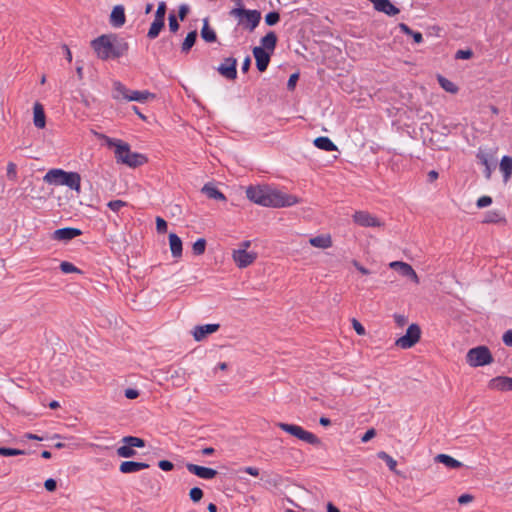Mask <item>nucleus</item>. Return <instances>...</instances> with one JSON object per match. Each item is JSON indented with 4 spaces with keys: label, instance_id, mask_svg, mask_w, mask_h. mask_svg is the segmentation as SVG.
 Segmentation results:
<instances>
[{
    "label": "nucleus",
    "instance_id": "e2e57ef3",
    "mask_svg": "<svg viewBox=\"0 0 512 512\" xmlns=\"http://www.w3.org/2000/svg\"><path fill=\"white\" fill-rule=\"evenodd\" d=\"M139 396V391L133 388L125 390V397L128 399H136Z\"/></svg>",
    "mask_w": 512,
    "mask_h": 512
},
{
    "label": "nucleus",
    "instance_id": "6e6d98bb",
    "mask_svg": "<svg viewBox=\"0 0 512 512\" xmlns=\"http://www.w3.org/2000/svg\"><path fill=\"white\" fill-rule=\"evenodd\" d=\"M376 431L374 428L368 429L365 434L362 436L361 441L366 443L370 441L373 437H375Z\"/></svg>",
    "mask_w": 512,
    "mask_h": 512
},
{
    "label": "nucleus",
    "instance_id": "20e7f679",
    "mask_svg": "<svg viewBox=\"0 0 512 512\" xmlns=\"http://www.w3.org/2000/svg\"><path fill=\"white\" fill-rule=\"evenodd\" d=\"M43 180L52 185H65L77 193L81 191V176L77 172L51 169L45 174Z\"/></svg>",
    "mask_w": 512,
    "mask_h": 512
},
{
    "label": "nucleus",
    "instance_id": "09e8293b",
    "mask_svg": "<svg viewBox=\"0 0 512 512\" xmlns=\"http://www.w3.org/2000/svg\"><path fill=\"white\" fill-rule=\"evenodd\" d=\"M473 56V52L470 49L458 50L455 54L456 59H470Z\"/></svg>",
    "mask_w": 512,
    "mask_h": 512
},
{
    "label": "nucleus",
    "instance_id": "cd10ccee",
    "mask_svg": "<svg viewBox=\"0 0 512 512\" xmlns=\"http://www.w3.org/2000/svg\"><path fill=\"white\" fill-rule=\"evenodd\" d=\"M201 37L205 42L212 43L217 40L216 32L209 26L208 19L203 20V27L201 29Z\"/></svg>",
    "mask_w": 512,
    "mask_h": 512
},
{
    "label": "nucleus",
    "instance_id": "423d86ee",
    "mask_svg": "<svg viewBox=\"0 0 512 512\" xmlns=\"http://www.w3.org/2000/svg\"><path fill=\"white\" fill-rule=\"evenodd\" d=\"M466 362L471 367L485 366L493 362V356L486 346H477L466 354Z\"/></svg>",
    "mask_w": 512,
    "mask_h": 512
},
{
    "label": "nucleus",
    "instance_id": "bf43d9fd",
    "mask_svg": "<svg viewBox=\"0 0 512 512\" xmlns=\"http://www.w3.org/2000/svg\"><path fill=\"white\" fill-rule=\"evenodd\" d=\"M394 320L396 322V324L400 327L404 326L407 324L408 322V319L405 315H402V314H395L394 315Z\"/></svg>",
    "mask_w": 512,
    "mask_h": 512
},
{
    "label": "nucleus",
    "instance_id": "4be33fe9",
    "mask_svg": "<svg viewBox=\"0 0 512 512\" xmlns=\"http://www.w3.org/2000/svg\"><path fill=\"white\" fill-rule=\"evenodd\" d=\"M201 191L210 199L226 201L225 195L212 183L205 184Z\"/></svg>",
    "mask_w": 512,
    "mask_h": 512
},
{
    "label": "nucleus",
    "instance_id": "0e129e2a",
    "mask_svg": "<svg viewBox=\"0 0 512 512\" xmlns=\"http://www.w3.org/2000/svg\"><path fill=\"white\" fill-rule=\"evenodd\" d=\"M352 264L363 275L370 274V271L367 268H365L364 266H362L357 260H353Z\"/></svg>",
    "mask_w": 512,
    "mask_h": 512
},
{
    "label": "nucleus",
    "instance_id": "58836bf2",
    "mask_svg": "<svg viewBox=\"0 0 512 512\" xmlns=\"http://www.w3.org/2000/svg\"><path fill=\"white\" fill-rule=\"evenodd\" d=\"M205 249H206V240L204 238L198 239L192 246V251L197 256L204 254Z\"/></svg>",
    "mask_w": 512,
    "mask_h": 512
},
{
    "label": "nucleus",
    "instance_id": "1a4fd4ad",
    "mask_svg": "<svg viewBox=\"0 0 512 512\" xmlns=\"http://www.w3.org/2000/svg\"><path fill=\"white\" fill-rule=\"evenodd\" d=\"M218 73L228 80L237 78V59L234 57L224 58L223 62L217 67Z\"/></svg>",
    "mask_w": 512,
    "mask_h": 512
},
{
    "label": "nucleus",
    "instance_id": "bb28decb",
    "mask_svg": "<svg viewBox=\"0 0 512 512\" xmlns=\"http://www.w3.org/2000/svg\"><path fill=\"white\" fill-rule=\"evenodd\" d=\"M309 243L314 247L326 249L332 246V239L330 235H318L310 238Z\"/></svg>",
    "mask_w": 512,
    "mask_h": 512
},
{
    "label": "nucleus",
    "instance_id": "6ab92c4d",
    "mask_svg": "<svg viewBox=\"0 0 512 512\" xmlns=\"http://www.w3.org/2000/svg\"><path fill=\"white\" fill-rule=\"evenodd\" d=\"M149 468V464L144 462H136V461H124L120 464L119 470L123 474H129L138 472L143 469Z\"/></svg>",
    "mask_w": 512,
    "mask_h": 512
},
{
    "label": "nucleus",
    "instance_id": "5701e85b",
    "mask_svg": "<svg viewBox=\"0 0 512 512\" xmlns=\"http://www.w3.org/2000/svg\"><path fill=\"white\" fill-rule=\"evenodd\" d=\"M33 112H34V118H33L34 125L40 129L44 128L45 124H46V117H45V113H44V108L39 102H36L34 104Z\"/></svg>",
    "mask_w": 512,
    "mask_h": 512
},
{
    "label": "nucleus",
    "instance_id": "8fccbe9b",
    "mask_svg": "<svg viewBox=\"0 0 512 512\" xmlns=\"http://www.w3.org/2000/svg\"><path fill=\"white\" fill-rule=\"evenodd\" d=\"M492 203V198L490 196H482L477 200V207L484 208L489 206Z\"/></svg>",
    "mask_w": 512,
    "mask_h": 512
},
{
    "label": "nucleus",
    "instance_id": "5fc2aeb1",
    "mask_svg": "<svg viewBox=\"0 0 512 512\" xmlns=\"http://www.w3.org/2000/svg\"><path fill=\"white\" fill-rule=\"evenodd\" d=\"M44 487L47 491L53 492L57 488V482L54 479L49 478L45 481Z\"/></svg>",
    "mask_w": 512,
    "mask_h": 512
},
{
    "label": "nucleus",
    "instance_id": "774afa93",
    "mask_svg": "<svg viewBox=\"0 0 512 512\" xmlns=\"http://www.w3.org/2000/svg\"><path fill=\"white\" fill-rule=\"evenodd\" d=\"M409 36H412L414 42L417 44H420L423 42V36L420 32L413 31V33L410 34Z\"/></svg>",
    "mask_w": 512,
    "mask_h": 512
},
{
    "label": "nucleus",
    "instance_id": "39448f33",
    "mask_svg": "<svg viewBox=\"0 0 512 512\" xmlns=\"http://www.w3.org/2000/svg\"><path fill=\"white\" fill-rule=\"evenodd\" d=\"M229 14L239 19V25H243L249 31H253L261 20V13L258 10H247L243 7L233 8Z\"/></svg>",
    "mask_w": 512,
    "mask_h": 512
},
{
    "label": "nucleus",
    "instance_id": "f8f14e48",
    "mask_svg": "<svg viewBox=\"0 0 512 512\" xmlns=\"http://www.w3.org/2000/svg\"><path fill=\"white\" fill-rule=\"evenodd\" d=\"M389 266L398 271L402 276L411 279L415 284H419V277L410 264L402 261H393Z\"/></svg>",
    "mask_w": 512,
    "mask_h": 512
},
{
    "label": "nucleus",
    "instance_id": "f03ea898",
    "mask_svg": "<svg viewBox=\"0 0 512 512\" xmlns=\"http://www.w3.org/2000/svg\"><path fill=\"white\" fill-rule=\"evenodd\" d=\"M91 47L101 60L117 59L124 56L129 45L116 34H103L91 41Z\"/></svg>",
    "mask_w": 512,
    "mask_h": 512
},
{
    "label": "nucleus",
    "instance_id": "4468645a",
    "mask_svg": "<svg viewBox=\"0 0 512 512\" xmlns=\"http://www.w3.org/2000/svg\"><path fill=\"white\" fill-rule=\"evenodd\" d=\"M270 52L265 51L262 47H254L253 55L256 60V67L260 72H264L270 62Z\"/></svg>",
    "mask_w": 512,
    "mask_h": 512
},
{
    "label": "nucleus",
    "instance_id": "49530a36",
    "mask_svg": "<svg viewBox=\"0 0 512 512\" xmlns=\"http://www.w3.org/2000/svg\"><path fill=\"white\" fill-rule=\"evenodd\" d=\"M166 10H167L166 3L165 2H160L158 4V7H157V10H156L154 18L165 20Z\"/></svg>",
    "mask_w": 512,
    "mask_h": 512
},
{
    "label": "nucleus",
    "instance_id": "72a5a7b5",
    "mask_svg": "<svg viewBox=\"0 0 512 512\" xmlns=\"http://www.w3.org/2000/svg\"><path fill=\"white\" fill-rule=\"evenodd\" d=\"M505 222V218L500 211L492 210L485 214L483 223H500Z\"/></svg>",
    "mask_w": 512,
    "mask_h": 512
},
{
    "label": "nucleus",
    "instance_id": "0eeeda50",
    "mask_svg": "<svg viewBox=\"0 0 512 512\" xmlns=\"http://www.w3.org/2000/svg\"><path fill=\"white\" fill-rule=\"evenodd\" d=\"M278 427L286 433L308 444L317 446L321 443L320 439L316 435L304 430L301 426L280 422L278 423Z\"/></svg>",
    "mask_w": 512,
    "mask_h": 512
},
{
    "label": "nucleus",
    "instance_id": "4c0bfd02",
    "mask_svg": "<svg viewBox=\"0 0 512 512\" xmlns=\"http://www.w3.org/2000/svg\"><path fill=\"white\" fill-rule=\"evenodd\" d=\"M26 451L16 449V448H9V447H0V455L10 457V456H18V455H25Z\"/></svg>",
    "mask_w": 512,
    "mask_h": 512
},
{
    "label": "nucleus",
    "instance_id": "338daca9",
    "mask_svg": "<svg viewBox=\"0 0 512 512\" xmlns=\"http://www.w3.org/2000/svg\"><path fill=\"white\" fill-rule=\"evenodd\" d=\"M250 65H251V58L249 56H247L242 63V67H241L242 72L243 73L248 72L250 69Z\"/></svg>",
    "mask_w": 512,
    "mask_h": 512
},
{
    "label": "nucleus",
    "instance_id": "a211bd4d",
    "mask_svg": "<svg viewBox=\"0 0 512 512\" xmlns=\"http://www.w3.org/2000/svg\"><path fill=\"white\" fill-rule=\"evenodd\" d=\"M220 328L219 324H206L196 326L193 331V336L196 341H201L206 338L207 335L212 334Z\"/></svg>",
    "mask_w": 512,
    "mask_h": 512
},
{
    "label": "nucleus",
    "instance_id": "864d4df0",
    "mask_svg": "<svg viewBox=\"0 0 512 512\" xmlns=\"http://www.w3.org/2000/svg\"><path fill=\"white\" fill-rule=\"evenodd\" d=\"M352 326L358 335L365 334V328L358 320L352 319Z\"/></svg>",
    "mask_w": 512,
    "mask_h": 512
},
{
    "label": "nucleus",
    "instance_id": "7c9ffc66",
    "mask_svg": "<svg viewBox=\"0 0 512 512\" xmlns=\"http://www.w3.org/2000/svg\"><path fill=\"white\" fill-rule=\"evenodd\" d=\"M149 98H154V94L148 91L134 90L130 92L128 101H137L143 103L147 101Z\"/></svg>",
    "mask_w": 512,
    "mask_h": 512
},
{
    "label": "nucleus",
    "instance_id": "9d476101",
    "mask_svg": "<svg viewBox=\"0 0 512 512\" xmlns=\"http://www.w3.org/2000/svg\"><path fill=\"white\" fill-rule=\"evenodd\" d=\"M353 221L362 227L383 226V223L377 217L367 211H356L353 215Z\"/></svg>",
    "mask_w": 512,
    "mask_h": 512
},
{
    "label": "nucleus",
    "instance_id": "c85d7f7f",
    "mask_svg": "<svg viewBox=\"0 0 512 512\" xmlns=\"http://www.w3.org/2000/svg\"><path fill=\"white\" fill-rule=\"evenodd\" d=\"M164 26H165V20L154 18V20L148 30L147 37L149 39L157 38L159 36L161 30L164 28Z\"/></svg>",
    "mask_w": 512,
    "mask_h": 512
},
{
    "label": "nucleus",
    "instance_id": "e433bc0d",
    "mask_svg": "<svg viewBox=\"0 0 512 512\" xmlns=\"http://www.w3.org/2000/svg\"><path fill=\"white\" fill-rule=\"evenodd\" d=\"M117 455L123 458H131L136 455V451L129 444L117 448Z\"/></svg>",
    "mask_w": 512,
    "mask_h": 512
},
{
    "label": "nucleus",
    "instance_id": "f257e3e1",
    "mask_svg": "<svg viewBox=\"0 0 512 512\" xmlns=\"http://www.w3.org/2000/svg\"><path fill=\"white\" fill-rule=\"evenodd\" d=\"M246 197L251 202L264 207L282 208L299 203V199L296 196L283 193L268 185H251L247 187Z\"/></svg>",
    "mask_w": 512,
    "mask_h": 512
},
{
    "label": "nucleus",
    "instance_id": "7ed1b4c3",
    "mask_svg": "<svg viewBox=\"0 0 512 512\" xmlns=\"http://www.w3.org/2000/svg\"><path fill=\"white\" fill-rule=\"evenodd\" d=\"M108 147L115 148V158L117 162H121L129 167H139L147 162V157L143 154L132 152L130 145L119 139L106 137Z\"/></svg>",
    "mask_w": 512,
    "mask_h": 512
},
{
    "label": "nucleus",
    "instance_id": "393cba45",
    "mask_svg": "<svg viewBox=\"0 0 512 512\" xmlns=\"http://www.w3.org/2000/svg\"><path fill=\"white\" fill-rule=\"evenodd\" d=\"M313 143L320 150H324L327 152H332V151L337 150V146L331 141L330 138L325 137V136L317 137Z\"/></svg>",
    "mask_w": 512,
    "mask_h": 512
},
{
    "label": "nucleus",
    "instance_id": "b1692460",
    "mask_svg": "<svg viewBox=\"0 0 512 512\" xmlns=\"http://www.w3.org/2000/svg\"><path fill=\"white\" fill-rule=\"evenodd\" d=\"M434 460L435 462L442 463L451 469H458L463 466V464L460 461L456 460L455 458L447 454H438L437 456H435Z\"/></svg>",
    "mask_w": 512,
    "mask_h": 512
},
{
    "label": "nucleus",
    "instance_id": "f704fd0d",
    "mask_svg": "<svg viewBox=\"0 0 512 512\" xmlns=\"http://www.w3.org/2000/svg\"><path fill=\"white\" fill-rule=\"evenodd\" d=\"M437 79H438L440 86L445 91H447L449 93H456L458 91V87L453 82H451L450 80L445 78L444 76L438 75Z\"/></svg>",
    "mask_w": 512,
    "mask_h": 512
},
{
    "label": "nucleus",
    "instance_id": "680f3d73",
    "mask_svg": "<svg viewBox=\"0 0 512 512\" xmlns=\"http://www.w3.org/2000/svg\"><path fill=\"white\" fill-rule=\"evenodd\" d=\"M188 12H189L188 5H186V4L180 5L179 11H178V16H179L181 21H183L186 18Z\"/></svg>",
    "mask_w": 512,
    "mask_h": 512
},
{
    "label": "nucleus",
    "instance_id": "3c124183",
    "mask_svg": "<svg viewBox=\"0 0 512 512\" xmlns=\"http://www.w3.org/2000/svg\"><path fill=\"white\" fill-rule=\"evenodd\" d=\"M158 467L163 471H171L174 468V465L168 460H161L158 462Z\"/></svg>",
    "mask_w": 512,
    "mask_h": 512
},
{
    "label": "nucleus",
    "instance_id": "a19ab883",
    "mask_svg": "<svg viewBox=\"0 0 512 512\" xmlns=\"http://www.w3.org/2000/svg\"><path fill=\"white\" fill-rule=\"evenodd\" d=\"M280 20V14L276 11L269 12L265 16V22L269 26L276 25Z\"/></svg>",
    "mask_w": 512,
    "mask_h": 512
},
{
    "label": "nucleus",
    "instance_id": "69168bd1",
    "mask_svg": "<svg viewBox=\"0 0 512 512\" xmlns=\"http://www.w3.org/2000/svg\"><path fill=\"white\" fill-rule=\"evenodd\" d=\"M502 340L505 343V345L512 347V330L506 331L503 335Z\"/></svg>",
    "mask_w": 512,
    "mask_h": 512
},
{
    "label": "nucleus",
    "instance_id": "c03bdc74",
    "mask_svg": "<svg viewBox=\"0 0 512 512\" xmlns=\"http://www.w3.org/2000/svg\"><path fill=\"white\" fill-rule=\"evenodd\" d=\"M169 21V29L171 32L175 33L179 30V23L174 13H170L168 17Z\"/></svg>",
    "mask_w": 512,
    "mask_h": 512
},
{
    "label": "nucleus",
    "instance_id": "a878e982",
    "mask_svg": "<svg viewBox=\"0 0 512 512\" xmlns=\"http://www.w3.org/2000/svg\"><path fill=\"white\" fill-rule=\"evenodd\" d=\"M500 170L503 173L504 183H507L512 175V157L503 156L500 162Z\"/></svg>",
    "mask_w": 512,
    "mask_h": 512
},
{
    "label": "nucleus",
    "instance_id": "dca6fc26",
    "mask_svg": "<svg viewBox=\"0 0 512 512\" xmlns=\"http://www.w3.org/2000/svg\"><path fill=\"white\" fill-rule=\"evenodd\" d=\"M488 387L499 391H512V378L507 376L492 378L488 383Z\"/></svg>",
    "mask_w": 512,
    "mask_h": 512
},
{
    "label": "nucleus",
    "instance_id": "f3484780",
    "mask_svg": "<svg viewBox=\"0 0 512 512\" xmlns=\"http://www.w3.org/2000/svg\"><path fill=\"white\" fill-rule=\"evenodd\" d=\"M125 9L123 5H116L110 14V24L115 28H120L125 24Z\"/></svg>",
    "mask_w": 512,
    "mask_h": 512
},
{
    "label": "nucleus",
    "instance_id": "de8ad7c7",
    "mask_svg": "<svg viewBox=\"0 0 512 512\" xmlns=\"http://www.w3.org/2000/svg\"><path fill=\"white\" fill-rule=\"evenodd\" d=\"M156 230L158 233H165L167 231V222L161 218H156Z\"/></svg>",
    "mask_w": 512,
    "mask_h": 512
},
{
    "label": "nucleus",
    "instance_id": "6e6552de",
    "mask_svg": "<svg viewBox=\"0 0 512 512\" xmlns=\"http://www.w3.org/2000/svg\"><path fill=\"white\" fill-rule=\"evenodd\" d=\"M421 337V329L417 324H411L407 328L406 334L399 337L395 345L401 349H409L419 342Z\"/></svg>",
    "mask_w": 512,
    "mask_h": 512
},
{
    "label": "nucleus",
    "instance_id": "4d7b16f0",
    "mask_svg": "<svg viewBox=\"0 0 512 512\" xmlns=\"http://www.w3.org/2000/svg\"><path fill=\"white\" fill-rule=\"evenodd\" d=\"M265 481L272 486H277L281 482V476H279L277 474L268 475V477Z\"/></svg>",
    "mask_w": 512,
    "mask_h": 512
},
{
    "label": "nucleus",
    "instance_id": "ea45409f",
    "mask_svg": "<svg viewBox=\"0 0 512 512\" xmlns=\"http://www.w3.org/2000/svg\"><path fill=\"white\" fill-rule=\"evenodd\" d=\"M60 269L63 273H81L74 264L67 261L61 262Z\"/></svg>",
    "mask_w": 512,
    "mask_h": 512
},
{
    "label": "nucleus",
    "instance_id": "9b49d317",
    "mask_svg": "<svg viewBox=\"0 0 512 512\" xmlns=\"http://www.w3.org/2000/svg\"><path fill=\"white\" fill-rule=\"evenodd\" d=\"M232 257L239 268H245L256 260L257 253L248 252L245 249H237L233 251Z\"/></svg>",
    "mask_w": 512,
    "mask_h": 512
},
{
    "label": "nucleus",
    "instance_id": "2f4dec72",
    "mask_svg": "<svg viewBox=\"0 0 512 512\" xmlns=\"http://www.w3.org/2000/svg\"><path fill=\"white\" fill-rule=\"evenodd\" d=\"M377 457L383 460L392 472L399 474V471L396 469L397 461L394 458H392L388 453L380 451L377 453Z\"/></svg>",
    "mask_w": 512,
    "mask_h": 512
},
{
    "label": "nucleus",
    "instance_id": "603ef678",
    "mask_svg": "<svg viewBox=\"0 0 512 512\" xmlns=\"http://www.w3.org/2000/svg\"><path fill=\"white\" fill-rule=\"evenodd\" d=\"M474 500V496L472 494H462L458 497L457 501L459 504H468Z\"/></svg>",
    "mask_w": 512,
    "mask_h": 512
},
{
    "label": "nucleus",
    "instance_id": "13d9d810",
    "mask_svg": "<svg viewBox=\"0 0 512 512\" xmlns=\"http://www.w3.org/2000/svg\"><path fill=\"white\" fill-rule=\"evenodd\" d=\"M298 78H299L298 73H294V74L290 75L288 82H287L288 90H293L295 88Z\"/></svg>",
    "mask_w": 512,
    "mask_h": 512
},
{
    "label": "nucleus",
    "instance_id": "052dcab7",
    "mask_svg": "<svg viewBox=\"0 0 512 512\" xmlns=\"http://www.w3.org/2000/svg\"><path fill=\"white\" fill-rule=\"evenodd\" d=\"M477 159L480 161V163L482 165H484L485 167L486 166H489V157L486 153L482 152V151H479L477 153Z\"/></svg>",
    "mask_w": 512,
    "mask_h": 512
},
{
    "label": "nucleus",
    "instance_id": "2eb2a0df",
    "mask_svg": "<svg viewBox=\"0 0 512 512\" xmlns=\"http://www.w3.org/2000/svg\"><path fill=\"white\" fill-rule=\"evenodd\" d=\"M82 231L78 228L65 227L53 232L52 238L58 241H69L80 236Z\"/></svg>",
    "mask_w": 512,
    "mask_h": 512
},
{
    "label": "nucleus",
    "instance_id": "aec40b11",
    "mask_svg": "<svg viewBox=\"0 0 512 512\" xmlns=\"http://www.w3.org/2000/svg\"><path fill=\"white\" fill-rule=\"evenodd\" d=\"M169 245L171 254L174 258H180L182 256V240L175 233L169 234Z\"/></svg>",
    "mask_w": 512,
    "mask_h": 512
},
{
    "label": "nucleus",
    "instance_id": "473e14b6",
    "mask_svg": "<svg viewBox=\"0 0 512 512\" xmlns=\"http://www.w3.org/2000/svg\"><path fill=\"white\" fill-rule=\"evenodd\" d=\"M114 98L115 99H129V95L131 90L127 89L121 82H115L114 83Z\"/></svg>",
    "mask_w": 512,
    "mask_h": 512
},
{
    "label": "nucleus",
    "instance_id": "c9c22d12",
    "mask_svg": "<svg viewBox=\"0 0 512 512\" xmlns=\"http://www.w3.org/2000/svg\"><path fill=\"white\" fill-rule=\"evenodd\" d=\"M122 442L125 444H129L133 448H142L145 446V441L135 436H125L122 439Z\"/></svg>",
    "mask_w": 512,
    "mask_h": 512
},
{
    "label": "nucleus",
    "instance_id": "37998d69",
    "mask_svg": "<svg viewBox=\"0 0 512 512\" xmlns=\"http://www.w3.org/2000/svg\"><path fill=\"white\" fill-rule=\"evenodd\" d=\"M189 496L193 502H199L203 497V491L198 487H194L190 490Z\"/></svg>",
    "mask_w": 512,
    "mask_h": 512
},
{
    "label": "nucleus",
    "instance_id": "412c9836",
    "mask_svg": "<svg viewBox=\"0 0 512 512\" xmlns=\"http://www.w3.org/2000/svg\"><path fill=\"white\" fill-rule=\"evenodd\" d=\"M261 46L265 51L273 53L277 44V35L273 31H269L260 40Z\"/></svg>",
    "mask_w": 512,
    "mask_h": 512
},
{
    "label": "nucleus",
    "instance_id": "a18cd8bd",
    "mask_svg": "<svg viewBox=\"0 0 512 512\" xmlns=\"http://www.w3.org/2000/svg\"><path fill=\"white\" fill-rule=\"evenodd\" d=\"M107 206L114 212H118L122 207L127 206V203L122 200L109 201Z\"/></svg>",
    "mask_w": 512,
    "mask_h": 512
},
{
    "label": "nucleus",
    "instance_id": "ddd939ff",
    "mask_svg": "<svg viewBox=\"0 0 512 512\" xmlns=\"http://www.w3.org/2000/svg\"><path fill=\"white\" fill-rule=\"evenodd\" d=\"M186 468L190 473L206 480L213 479L218 474V472L212 468L199 466L193 463H187Z\"/></svg>",
    "mask_w": 512,
    "mask_h": 512
},
{
    "label": "nucleus",
    "instance_id": "c756f323",
    "mask_svg": "<svg viewBox=\"0 0 512 512\" xmlns=\"http://www.w3.org/2000/svg\"><path fill=\"white\" fill-rule=\"evenodd\" d=\"M197 31L193 30L187 34L184 41L181 44V52L184 54H188L191 48L195 45L197 40Z\"/></svg>",
    "mask_w": 512,
    "mask_h": 512
},
{
    "label": "nucleus",
    "instance_id": "79ce46f5",
    "mask_svg": "<svg viewBox=\"0 0 512 512\" xmlns=\"http://www.w3.org/2000/svg\"><path fill=\"white\" fill-rule=\"evenodd\" d=\"M6 173L8 179L15 181L17 179V165L14 162H8Z\"/></svg>",
    "mask_w": 512,
    "mask_h": 512
}]
</instances>
